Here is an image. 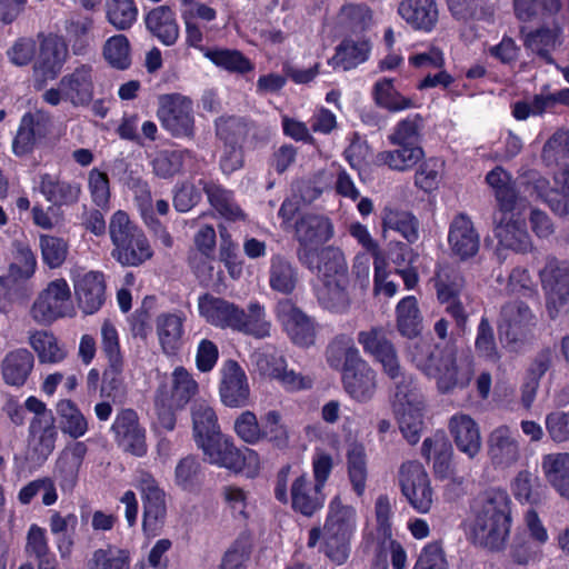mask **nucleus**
<instances>
[{
    "label": "nucleus",
    "instance_id": "ea45409f",
    "mask_svg": "<svg viewBox=\"0 0 569 569\" xmlns=\"http://www.w3.org/2000/svg\"><path fill=\"white\" fill-rule=\"evenodd\" d=\"M48 522L51 533L57 537L56 546L61 558H69L76 543L73 531L78 526V517L71 512L62 515L52 510Z\"/></svg>",
    "mask_w": 569,
    "mask_h": 569
},
{
    "label": "nucleus",
    "instance_id": "8fccbe9b",
    "mask_svg": "<svg viewBox=\"0 0 569 569\" xmlns=\"http://www.w3.org/2000/svg\"><path fill=\"white\" fill-rule=\"evenodd\" d=\"M486 181L495 191L498 210L516 209L517 193L509 172L496 167L487 173Z\"/></svg>",
    "mask_w": 569,
    "mask_h": 569
},
{
    "label": "nucleus",
    "instance_id": "dca6fc26",
    "mask_svg": "<svg viewBox=\"0 0 569 569\" xmlns=\"http://www.w3.org/2000/svg\"><path fill=\"white\" fill-rule=\"evenodd\" d=\"M299 262L315 272L320 281L348 277V267L343 252L332 246L317 251H302Z\"/></svg>",
    "mask_w": 569,
    "mask_h": 569
},
{
    "label": "nucleus",
    "instance_id": "ddd939ff",
    "mask_svg": "<svg viewBox=\"0 0 569 569\" xmlns=\"http://www.w3.org/2000/svg\"><path fill=\"white\" fill-rule=\"evenodd\" d=\"M276 315L290 340L300 347L313 345L316 327L311 318L302 312L290 299L277 303Z\"/></svg>",
    "mask_w": 569,
    "mask_h": 569
},
{
    "label": "nucleus",
    "instance_id": "bf43d9fd",
    "mask_svg": "<svg viewBox=\"0 0 569 569\" xmlns=\"http://www.w3.org/2000/svg\"><path fill=\"white\" fill-rule=\"evenodd\" d=\"M29 343L37 352L41 363H57L66 357L64 349L59 346L57 338L48 331L33 332L29 337Z\"/></svg>",
    "mask_w": 569,
    "mask_h": 569
},
{
    "label": "nucleus",
    "instance_id": "69168bd1",
    "mask_svg": "<svg viewBox=\"0 0 569 569\" xmlns=\"http://www.w3.org/2000/svg\"><path fill=\"white\" fill-rule=\"evenodd\" d=\"M422 129L423 119L420 114L408 116L395 126L388 140L391 144L419 146Z\"/></svg>",
    "mask_w": 569,
    "mask_h": 569
},
{
    "label": "nucleus",
    "instance_id": "4468645a",
    "mask_svg": "<svg viewBox=\"0 0 569 569\" xmlns=\"http://www.w3.org/2000/svg\"><path fill=\"white\" fill-rule=\"evenodd\" d=\"M114 441L119 448L130 455L142 457L147 453L146 430L139 422L137 412L122 409L111 426Z\"/></svg>",
    "mask_w": 569,
    "mask_h": 569
},
{
    "label": "nucleus",
    "instance_id": "e2e57ef3",
    "mask_svg": "<svg viewBox=\"0 0 569 569\" xmlns=\"http://www.w3.org/2000/svg\"><path fill=\"white\" fill-rule=\"evenodd\" d=\"M216 127L217 136L223 140L224 144H233L241 148L253 130L252 124L237 117L220 118Z\"/></svg>",
    "mask_w": 569,
    "mask_h": 569
},
{
    "label": "nucleus",
    "instance_id": "f03ea898",
    "mask_svg": "<svg viewBox=\"0 0 569 569\" xmlns=\"http://www.w3.org/2000/svg\"><path fill=\"white\" fill-rule=\"evenodd\" d=\"M511 527V500L506 490L489 489L475 508L470 536L475 543L491 551L506 547Z\"/></svg>",
    "mask_w": 569,
    "mask_h": 569
},
{
    "label": "nucleus",
    "instance_id": "72a5a7b5",
    "mask_svg": "<svg viewBox=\"0 0 569 569\" xmlns=\"http://www.w3.org/2000/svg\"><path fill=\"white\" fill-rule=\"evenodd\" d=\"M210 463L237 470L240 463V449H238L232 439L221 435L219 431L214 437H210L198 446Z\"/></svg>",
    "mask_w": 569,
    "mask_h": 569
},
{
    "label": "nucleus",
    "instance_id": "2eb2a0df",
    "mask_svg": "<svg viewBox=\"0 0 569 569\" xmlns=\"http://www.w3.org/2000/svg\"><path fill=\"white\" fill-rule=\"evenodd\" d=\"M50 127L51 119L47 112L37 110L24 113L12 140V152L17 157L31 153L38 143L47 137Z\"/></svg>",
    "mask_w": 569,
    "mask_h": 569
},
{
    "label": "nucleus",
    "instance_id": "37998d69",
    "mask_svg": "<svg viewBox=\"0 0 569 569\" xmlns=\"http://www.w3.org/2000/svg\"><path fill=\"white\" fill-rule=\"evenodd\" d=\"M347 470L353 491L361 497L366 490L368 477L365 446L353 441L347 448Z\"/></svg>",
    "mask_w": 569,
    "mask_h": 569
},
{
    "label": "nucleus",
    "instance_id": "6ab92c4d",
    "mask_svg": "<svg viewBox=\"0 0 569 569\" xmlns=\"http://www.w3.org/2000/svg\"><path fill=\"white\" fill-rule=\"evenodd\" d=\"M495 223V234L501 246L516 252H527L531 249L530 236L515 209L498 210Z\"/></svg>",
    "mask_w": 569,
    "mask_h": 569
},
{
    "label": "nucleus",
    "instance_id": "3c124183",
    "mask_svg": "<svg viewBox=\"0 0 569 569\" xmlns=\"http://www.w3.org/2000/svg\"><path fill=\"white\" fill-rule=\"evenodd\" d=\"M372 94L376 104L390 112L402 111L415 106L411 98H407L396 90L393 80L389 78L378 80L373 86Z\"/></svg>",
    "mask_w": 569,
    "mask_h": 569
},
{
    "label": "nucleus",
    "instance_id": "7c9ffc66",
    "mask_svg": "<svg viewBox=\"0 0 569 569\" xmlns=\"http://www.w3.org/2000/svg\"><path fill=\"white\" fill-rule=\"evenodd\" d=\"M199 313L210 325L218 328L233 329L239 307L233 302L211 295H203L198 300Z\"/></svg>",
    "mask_w": 569,
    "mask_h": 569
},
{
    "label": "nucleus",
    "instance_id": "f8f14e48",
    "mask_svg": "<svg viewBox=\"0 0 569 569\" xmlns=\"http://www.w3.org/2000/svg\"><path fill=\"white\" fill-rule=\"evenodd\" d=\"M487 456L495 469H509L521 458L519 436L507 425L492 429L487 437Z\"/></svg>",
    "mask_w": 569,
    "mask_h": 569
},
{
    "label": "nucleus",
    "instance_id": "13d9d810",
    "mask_svg": "<svg viewBox=\"0 0 569 569\" xmlns=\"http://www.w3.org/2000/svg\"><path fill=\"white\" fill-rule=\"evenodd\" d=\"M327 362L333 369L350 368L356 363V358H362L353 346L352 339L347 336H338L327 348Z\"/></svg>",
    "mask_w": 569,
    "mask_h": 569
},
{
    "label": "nucleus",
    "instance_id": "f3484780",
    "mask_svg": "<svg viewBox=\"0 0 569 569\" xmlns=\"http://www.w3.org/2000/svg\"><path fill=\"white\" fill-rule=\"evenodd\" d=\"M68 58V47L57 37L44 38L40 44L39 58L34 66V88L42 90L47 80H53L60 73Z\"/></svg>",
    "mask_w": 569,
    "mask_h": 569
},
{
    "label": "nucleus",
    "instance_id": "c85d7f7f",
    "mask_svg": "<svg viewBox=\"0 0 569 569\" xmlns=\"http://www.w3.org/2000/svg\"><path fill=\"white\" fill-rule=\"evenodd\" d=\"M562 28L553 23L552 27L542 26L529 31L523 39V46L531 53L548 64H556L552 52L562 44Z\"/></svg>",
    "mask_w": 569,
    "mask_h": 569
},
{
    "label": "nucleus",
    "instance_id": "aec40b11",
    "mask_svg": "<svg viewBox=\"0 0 569 569\" xmlns=\"http://www.w3.org/2000/svg\"><path fill=\"white\" fill-rule=\"evenodd\" d=\"M345 391L356 401H370L378 387L377 372L362 358H356V363L342 372Z\"/></svg>",
    "mask_w": 569,
    "mask_h": 569
},
{
    "label": "nucleus",
    "instance_id": "4be33fe9",
    "mask_svg": "<svg viewBox=\"0 0 569 569\" xmlns=\"http://www.w3.org/2000/svg\"><path fill=\"white\" fill-rule=\"evenodd\" d=\"M448 244L451 252L461 260L469 259L479 251L480 236L467 214L459 213L452 219L448 231Z\"/></svg>",
    "mask_w": 569,
    "mask_h": 569
},
{
    "label": "nucleus",
    "instance_id": "0eeeda50",
    "mask_svg": "<svg viewBox=\"0 0 569 569\" xmlns=\"http://www.w3.org/2000/svg\"><path fill=\"white\" fill-rule=\"evenodd\" d=\"M539 276L549 317L556 319L567 313L569 311V262L550 257Z\"/></svg>",
    "mask_w": 569,
    "mask_h": 569
},
{
    "label": "nucleus",
    "instance_id": "393cba45",
    "mask_svg": "<svg viewBox=\"0 0 569 569\" xmlns=\"http://www.w3.org/2000/svg\"><path fill=\"white\" fill-rule=\"evenodd\" d=\"M290 500L295 511L311 517L323 507L325 495L322 488L303 473L292 482Z\"/></svg>",
    "mask_w": 569,
    "mask_h": 569
},
{
    "label": "nucleus",
    "instance_id": "b1692460",
    "mask_svg": "<svg viewBox=\"0 0 569 569\" xmlns=\"http://www.w3.org/2000/svg\"><path fill=\"white\" fill-rule=\"evenodd\" d=\"M448 429L460 452L469 459H475L480 453L481 433L473 418L466 413H456L449 419Z\"/></svg>",
    "mask_w": 569,
    "mask_h": 569
},
{
    "label": "nucleus",
    "instance_id": "423d86ee",
    "mask_svg": "<svg viewBox=\"0 0 569 569\" xmlns=\"http://www.w3.org/2000/svg\"><path fill=\"white\" fill-rule=\"evenodd\" d=\"M24 407L33 413L29 425L32 453L36 455L37 461H44L54 450L58 438L54 416L43 401L32 396L26 400Z\"/></svg>",
    "mask_w": 569,
    "mask_h": 569
},
{
    "label": "nucleus",
    "instance_id": "603ef678",
    "mask_svg": "<svg viewBox=\"0 0 569 569\" xmlns=\"http://www.w3.org/2000/svg\"><path fill=\"white\" fill-rule=\"evenodd\" d=\"M203 480L200 460L196 456L181 458L174 468V485L183 491L196 492Z\"/></svg>",
    "mask_w": 569,
    "mask_h": 569
},
{
    "label": "nucleus",
    "instance_id": "4c0bfd02",
    "mask_svg": "<svg viewBox=\"0 0 569 569\" xmlns=\"http://www.w3.org/2000/svg\"><path fill=\"white\" fill-rule=\"evenodd\" d=\"M199 184L206 193L210 206L226 220L244 219V213L234 200L233 192L213 181L200 180Z\"/></svg>",
    "mask_w": 569,
    "mask_h": 569
},
{
    "label": "nucleus",
    "instance_id": "0e129e2a",
    "mask_svg": "<svg viewBox=\"0 0 569 569\" xmlns=\"http://www.w3.org/2000/svg\"><path fill=\"white\" fill-rule=\"evenodd\" d=\"M198 383L192 376L183 368L178 367L171 375V396L169 401L177 409L183 408L197 393Z\"/></svg>",
    "mask_w": 569,
    "mask_h": 569
},
{
    "label": "nucleus",
    "instance_id": "bb28decb",
    "mask_svg": "<svg viewBox=\"0 0 569 569\" xmlns=\"http://www.w3.org/2000/svg\"><path fill=\"white\" fill-rule=\"evenodd\" d=\"M60 80L66 101L74 107L90 103L94 88L91 66L81 64Z\"/></svg>",
    "mask_w": 569,
    "mask_h": 569
},
{
    "label": "nucleus",
    "instance_id": "c756f323",
    "mask_svg": "<svg viewBox=\"0 0 569 569\" xmlns=\"http://www.w3.org/2000/svg\"><path fill=\"white\" fill-rule=\"evenodd\" d=\"M401 18L415 30L430 32L438 22L435 0H403L398 8Z\"/></svg>",
    "mask_w": 569,
    "mask_h": 569
},
{
    "label": "nucleus",
    "instance_id": "680f3d73",
    "mask_svg": "<svg viewBox=\"0 0 569 569\" xmlns=\"http://www.w3.org/2000/svg\"><path fill=\"white\" fill-rule=\"evenodd\" d=\"M92 19L81 16H72L64 21V30L68 41L74 54L82 56L89 48V32L92 28Z\"/></svg>",
    "mask_w": 569,
    "mask_h": 569
},
{
    "label": "nucleus",
    "instance_id": "58836bf2",
    "mask_svg": "<svg viewBox=\"0 0 569 569\" xmlns=\"http://www.w3.org/2000/svg\"><path fill=\"white\" fill-rule=\"evenodd\" d=\"M39 190L44 198L56 206L76 203L81 193L78 182L60 180L58 177L42 173L39 176Z\"/></svg>",
    "mask_w": 569,
    "mask_h": 569
},
{
    "label": "nucleus",
    "instance_id": "4d7b16f0",
    "mask_svg": "<svg viewBox=\"0 0 569 569\" xmlns=\"http://www.w3.org/2000/svg\"><path fill=\"white\" fill-rule=\"evenodd\" d=\"M57 412L60 417V428L64 435L78 439L88 431L86 417L71 400H60L57 405Z\"/></svg>",
    "mask_w": 569,
    "mask_h": 569
},
{
    "label": "nucleus",
    "instance_id": "7ed1b4c3",
    "mask_svg": "<svg viewBox=\"0 0 569 569\" xmlns=\"http://www.w3.org/2000/svg\"><path fill=\"white\" fill-rule=\"evenodd\" d=\"M415 351H410L411 360L418 369L437 380L438 389L448 393L456 388L467 387L473 376L470 361L457 362V349L453 345L437 346L433 351L423 356L419 353L422 345L415 342Z\"/></svg>",
    "mask_w": 569,
    "mask_h": 569
},
{
    "label": "nucleus",
    "instance_id": "6e6552de",
    "mask_svg": "<svg viewBox=\"0 0 569 569\" xmlns=\"http://www.w3.org/2000/svg\"><path fill=\"white\" fill-rule=\"evenodd\" d=\"M136 486L143 505V531L149 537H156L161 532L167 518L166 493L156 478L144 470L138 471Z\"/></svg>",
    "mask_w": 569,
    "mask_h": 569
},
{
    "label": "nucleus",
    "instance_id": "a211bd4d",
    "mask_svg": "<svg viewBox=\"0 0 569 569\" xmlns=\"http://www.w3.org/2000/svg\"><path fill=\"white\" fill-rule=\"evenodd\" d=\"M219 393L223 405L241 408L249 403L250 387L242 367L232 359L223 362L221 369Z\"/></svg>",
    "mask_w": 569,
    "mask_h": 569
},
{
    "label": "nucleus",
    "instance_id": "9b49d317",
    "mask_svg": "<svg viewBox=\"0 0 569 569\" xmlns=\"http://www.w3.org/2000/svg\"><path fill=\"white\" fill-rule=\"evenodd\" d=\"M158 118L162 127L174 137H192L194 118L192 102L178 93L159 97Z\"/></svg>",
    "mask_w": 569,
    "mask_h": 569
},
{
    "label": "nucleus",
    "instance_id": "774afa93",
    "mask_svg": "<svg viewBox=\"0 0 569 569\" xmlns=\"http://www.w3.org/2000/svg\"><path fill=\"white\" fill-rule=\"evenodd\" d=\"M515 498L521 503L537 505L541 500L538 477L528 470H521L511 483Z\"/></svg>",
    "mask_w": 569,
    "mask_h": 569
},
{
    "label": "nucleus",
    "instance_id": "f704fd0d",
    "mask_svg": "<svg viewBox=\"0 0 569 569\" xmlns=\"http://www.w3.org/2000/svg\"><path fill=\"white\" fill-rule=\"evenodd\" d=\"M34 366V357L26 348H17L6 353L0 363L1 375L9 386H23Z\"/></svg>",
    "mask_w": 569,
    "mask_h": 569
},
{
    "label": "nucleus",
    "instance_id": "473e14b6",
    "mask_svg": "<svg viewBox=\"0 0 569 569\" xmlns=\"http://www.w3.org/2000/svg\"><path fill=\"white\" fill-rule=\"evenodd\" d=\"M535 323L532 311L522 301L508 302L501 309V328H506V335L512 341L523 338Z\"/></svg>",
    "mask_w": 569,
    "mask_h": 569
},
{
    "label": "nucleus",
    "instance_id": "79ce46f5",
    "mask_svg": "<svg viewBox=\"0 0 569 569\" xmlns=\"http://www.w3.org/2000/svg\"><path fill=\"white\" fill-rule=\"evenodd\" d=\"M431 281L440 302H450L458 299L465 287L462 276L450 264H438Z\"/></svg>",
    "mask_w": 569,
    "mask_h": 569
},
{
    "label": "nucleus",
    "instance_id": "e433bc0d",
    "mask_svg": "<svg viewBox=\"0 0 569 569\" xmlns=\"http://www.w3.org/2000/svg\"><path fill=\"white\" fill-rule=\"evenodd\" d=\"M147 29L164 46H172L179 38L176 14L168 6L153 8L144 18Z\"/></svg>",
    "mask_w": 569,
    "mask_h": 569
},
{
    "label": "nucleus",
    "instance_id": "6e6d98bb",
    "mask_svg": "<svg viewBox=\"0 0 569 569\" xmlns=\"http://www.w3.org/2000/svg\"><path fill=\"white\" fill-rule=\"evenodd\" d=\"M26 551L39 562V569H56L54 555L51 552L46 530L31 525L27 535Z\"/></svg>",
    "mask_w": 569,
    "mask_h": 569
},
{
    "label": "nucleus",
    "instance_id": "c03bdc74",
    "mask_svg": "<svg viewBox=\"0 0 569 569\" xmlns=\"http://www.w3.org/2000/svg\"><path fill=\"white\" fill-rule=\"evenodd\" d=\"M368 41L343 40L336 49L335 56L329 60L333 69L350 70L365 62L370 52Z\"/></svg>",
    "mask_w": 569,
    "mask_h": 569
},
{
    "label": "nucleus",
    "instance_id": "1a4fd4ad",
    "mask_svg": "<svg viewBox=\"0 0 569 569\" xmlns=\"http://www.w3.org/2000/svg\"><path fill=\"white\" fill-rule=\"evenodd\" d=\"M398 482L409 505L420 513L430 511L433 491L423 466L416 460L403 462L398 471Z\"/></svg>",
    "mask_w": 569,
    "mask_h": 569
},
{
    "label": "nucleus",
    "instance_id": "052dcab7",
    "mask_svg": "<svg viewBox=\"0 0 569 569\" xmlns=\"http://www.w3.org/2000/svg\"><path fill=\"white\" fill-rule=\"evenodd\" d=\"M107 21L119 31L130 29L138 18L134 0H106Z\"/></svg>",
    "mask_w": 569,
    "mask_h": 569
},
{
    "label": "nucleus",
    "instance_id": "de8ad7c7",
    "mask_svg": "<svg viewBox=\"0 0 569 569\" xmlns=\"http://www.w3.org/2000/svg\"><path fill=\"white\" fill-rule=\"evenodd\" d=\"M397 329L402 337L413 339L421 332V316L416 297L408 296L396 308Z\"/></svg>",
    "mask_w": 569,
    "mask_h": 569
},
{
    "label": "nucleus",
    "instance_id": "39448f33",
    "mask_svg": "<svg viewBox=\"0 0 569 569\" xmlns=\"http://www.w3.org/2000/svg\"><path fill=\"white\" fill-rule=\"evenodd\" d=\"M109 234L113 244L112 257L122 266H139L152 256L144 233L134 226L129 216L118 210L110 219Z\"/></svg>",
    "mask_w": 569,
    "mask_h": 569
},
{
    "label": "nucleus",
    "instance_id": "09e8293b",
    "mask_svg": "<svg viewBox=\"0 0 569 569\" xmlns=\"http://www.w3.org/2000/svg\"><path fill=\"white\" fill-rule=\"evenodd\" d=\"M203 52L213 64L231 73L246 74L254 69V64L239 50L214 48Z\"/></svg>",
    "mask_w": 569,
    "mask_h": 569
},
{
    "label": "nucleus",
    "instance_id": "864d4df0",
    "mask_svg": "<svg viewBox=\"0 0 569 569\" xmlns=\"http://www.w3.org/2000/svg\"><path fill=\"white\" fill-rule=\"evenodd\" d=\"M297 282V268L281 256L272 257L269 279L271 289L288 295L295 290Z\"/></svg>",
    "mask_w": 569,
    "mask_h": 569
},
{
    "label": "nucleus",
    "instance_id": "cd10ccee",
    "mask_svg": "<svg viewBox=\"0 0 569 569\" xmlns=\"http://www.w3.org/2000/svg\"><path fill=\"white\" fill-rule=\"evenodd\" d=\"M186 320L187 316L181 310L162 312L157 317V335L159 343L166 353L172 355L181 348Z\"/></svg>",
    "mask_w": 569,
    "mask_h": 569
},
{
    "label": "nucleus",
    "instance_id": "9d476101",
    "mask_svg": "<svg viewBox=\"0 0 569 569\" xmlns=\"http://www.w3.org/2000/svg\"><path fill=\"white\" fill-rule=\"evenodd\" d=\"M71 290L62 278L50 281L39 293L31 308V316L39 323H51L56 319L71 316Z\"/></svg>",
    "mask_w": 569,
    "mask_h": 569
},
{
    "label": "nucleus",
    "instance_id": "338daca9",
    "mask_svg": "<svg viewBox=\"0 0 569 569\" xmlns=\"http://www.w3.org/2000/svg\"><path fill=\"white\" fill-rule=\"evenodd\" d=\"M124 363L109 365L103 372L101 396L114 403H121L127 395V386L123 378Z\"/></svg>",
    "mask_w": 569,
    "mask_h": 569
},
{
    "label": "nucleus",
    "instance_id": "5fc2aeb1",
    "mask_svg": "<svg viewBox=\"0 0 569 569\" xmlns=\"http://www.w3.org/2000/svg\"><path fill=\"white\" fill-rule=\"evenodd\" d=\"M130 552L116 545L107 543L96 549L88 560V569H129Z\"/></svg>",
    "mask_w": 569,
    "mask_h": 569
},
{
    "label": "nucleus",
    "instance_id": "f257e3e1",
    "mask_svg": "<svg viewBox=\"0 0 569 569\" xmlns=\"http://www.w3.org/2000/svg\"><path fill=\"white\" fill-rule=\"evenodd\" d=\"M363 351L380 363L383 373L393 381V412L399 428L409 443L415 445L422 429L423 398L416 388L413 378L406 375L400 365L397 349L382 327H372L358 333Z\"/></svg>",
    "mask_w": 569,
    "mask_h": 569
},
{
    "label": "nucleus",
    "instance_id": "a19ab883",
    "mask_svg": "<svg viewBox=\"0 0 569 569\" xmlns=\"http://www.w3.org/2000/svg\"><path fill=\"white\" fill-rule=\"evenodd\" d=\"M421 452L427 459H430L433 455L436 476L443 479L450 475L453 450L443 433H436L433 437L426 438L422 442Z\"/></svg>",
    "mask_w": 569,
    "mask_h": 569
},
{
    "label": "nucleus",
    "instance_id": "a18cd8bd",
    "mask_svg": "<svg viewBox=\"0 0 569 569\" xmlns=\"http://www.w3.org/2000/svg\"><path fill=\"white\" fill-rule=\"evenodd\" d=\"M395 150H385L377 154V161L392 170L407 171L412 169L423 157L420 146L395 144Z\"/></svg>",
    "mask_w": 569,
    "mask_h": 569
},
{
    "label": "nucleus",
    "instance_id": "5701e85b",
    "mask_svg": "<svg viewBox=\"0 0 569 569\" xmlns=\"http://www.w3.org/2000/svg\"><path fill=\"white\" fill-rule=\"evenodd\" d=\"M333 234L330 220L323 216L306 214L296 223V237L299 242L297 258L302 251H317L318 246L327 242Z\"/></svg>",
    "mask_w": 569,
    "mask_h": 569
},
{
    "label": "nucleus",
    "instance_id": "a878e982",
    "mask_svg": "<svg viewBox=\"0 0 569 569\" xmlns=\"http://www.w3.org/2000/svg\"><path fill=\"white\" fill-rule=\"evenodd\" d=\"M78 305L87 315L98 311L104 302V279L99 271L79 273L74 279Z\"/></svg>",
    "mask_w": 569,
    "mask_h": 569
},
{
    "label": "nucleus",
    "instance_id": "49530a36",
    "mask_svg": "<svg viewBox=\"0 0 569 569\" xmlns=\"http://www.w3.org/2000/svg\"><path fill=\"white\" fill-rule=\"evenodd\" d=\"M191 417L197 446L220 431L217 415L208 402L196 401L191 407Z\"/></svg>",
    "mask_w": 569,
    "mask_h": 569
},
{
    "label": "nucleus",
    "instance_id": "20e7f679",
    "mask_svg": "<svg viewBox=\"0 0 569 569\" xmlns=\"http://www.w3.org/2000/svg\"><path fill=\"white\" fill-rule=\"evenodd\" d=\"M357 510L335 497L323 525V552L336 565L346 563L351 552V539L357 530Z\"/></svg>",
    "mask_w": 569,
    "mask_h": 569
},
{
    "label": "nucleus",
    "instance_id": "412c9836",
    "mask_svg": "<svg viewBox=\"0 0 569 569\" xmlns=\"http://www.w3.org/2000/svg\"><path fill=\"white\" fill-rule=\"evenodd\" d=\"M88 453V447L83 441H74L66 446L59 453L53 478L64 492L74 489L79 478V471Z\"/></svg>",
    "mask_w": 569,
    "mask_h": 569
},
{
    "label": "nucleus",
    "instance_id": "2f4dec72",
    "mask_svg": "<svg viewBox=\"0 0 569 569\" xmlns=\"http://www.w3.org/2000/svg\"><path fill=\"white\" fill-rule=\"evenodd\" d=\"M316 295L320 306L332 313H346L351 306L348 277L320 281Z\"/></svg>",
    "mask_w": 569,
    "mask_h": 569
},
{
    "label": "nucleus",
    "instance_id": "c9c22d12",
    "mask_svg": "<svg viewBox=\"0 0 569 569\" xmlns=\"http://www.w3.org/2000/svg\"><path fill=\"white\" fill-rule=\"evenodd\" d=\"M232 330L256 339L269 337L271 322L267 319L264 307L258 301H251L247 310L239 307V315L236 318Z\"/></svg>",
    "mask_w": 569,
    "mask_h": 569
}]
</instances>
